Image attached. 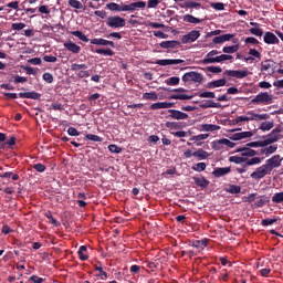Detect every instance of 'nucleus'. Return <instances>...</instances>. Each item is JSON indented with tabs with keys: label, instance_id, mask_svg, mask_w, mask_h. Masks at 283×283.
<instances>
[{
	"label": "nucleus",
	"instance_id": "obj_47",
	"mask_svg": "<svg viewBox=\"0 0 283 283\" xmlns=\"http://www.w3.org/2000/svg\"><path fill=\"white\" fill-rule=\"evenodd\" d=\"M272 202H274L275 205L282 203L283 202V191L274 193L272 197Z\"/></svg>",
	"mask_w": 283,
	"mask_h": 283
},
{
	"label": "nucleus",
	"instance_id": "obj_6",
	"mask_svg": "<svg viewBox=\"0 0 283 283\" xmlns=\"http://www.w3.org/2000/svg\"><path fill=\"white\" fill-rule=\"evenodd\" d=\"M280 134H282V128L276 127L265 136L263 139L265 147H268V145H273V143H277V140H280Z\"/></svg>",
	"mask_w": 283,
	"mask_h": 283
},
{
	"label": "nucleus",
	"instance_id": "obj_28",
	"mask_svg": "<svg viewBox=\"0 0 283 283\" xmlns=\"http://www.w3.org/2000/svg\"><path fill=\"white\" fill-rule=\"evenodd\" d=\"M184 21L185 23H193L195 25H198V23H202V20H200V18H196L189 13L184 15Z\"/></svg>",
	"mask_w": 283,
	"mask_h": 283
},
{
	"label": "nucleus",
	"instance_id": "obj_49",
	"mask_svg": "<svg viewBox=\"0 0 283 283\" xmlns=\"http://www.w3.org/2000/svg\"><path fill=\"white\" fill-rule=\"evenodd\" d=\"M81 70H87V64H71V72H78Z\"/></svg>",
	"mask_w": 283,
	"mask_h": 283
},
{
	"label": "nucleus",
	"instance_id": "obj_8",
	"mask_svg": "<svg viewBox=\"0 0 283 283\" xmlns=\"http://www.w3.org/2000/svg\"><path fill=\"white\" fill-rule=\"evenodd\" d=\"M200 39V31L192 30L189 33L181 36V43L184 45H187V43H195V41H198Z\"/></svg>",
	"mask_w": 283,
	"mask_h": 283
},
{
	"label": "nucleus",
	"instance_id": "obj_32",
	"mask_svg": "<svg viewBox=\"0 0 283 283\" xmlns=\"http://www.w3.org/2000/svg\"><path fill=\"white\" fill-rule=\"evenodd\" d=\"M275 151H277V145H271L261 149V154H264L266 157L271 156V154H275Z\"/></svg>",
	"mask_w": 283,
	"mask_h": 283
},
{
	"label": "nucleus",
	"instance_id": "obj_42",
	"mask_svg": "<svg viewBox=\"0 0 283 283\" xmlns=\"http://www.w3.org/2000/svg\"><path fill=\"white\" fill-rule=\"evenodd\" d=\"M95 53L103 54L104 56H114V52L112 51V49H96Z\"/></svg>",
	"mask_w": 283,
	"mask_h": 283
},
{
	"label": "nucleus",
	"instance_id": "obj_5",
	"mask_svg": "<svg viewBox=\"0 0 283 283\" xmlns=\"http://www.w3.org/2000/svg\"><path fill=\"white\" fill-rule=\"evenodd\" d=\"M224 146L229 147L230 149H233V147H235V143L227 138H222V139H217L211 144V147L212 149H214V151H221V149H224Z\"/></svg>",
	"mask_w": 283,
	"mask_h": 283
},
{
	"label": "nucleus",
	"instance_id": "obj_43",
	"mask_svg": "<svg viewBox=\"0 0 283 283\" xmlns=\"http://www.w3.org/2000/svg\"><path fill=\"white\" fill-rule=\"evenodd\" d=\"M143 98L144 101H158V94L156 92L144 93Z\"/></svg>",
	"mask_w": 283,
	"mask_h": 283
},
{
	"label": "nucleus",
	"instance_id": "obj_59",
	"mask_svg": "<svg viewBox=\"0 0 283 283\" xmlns=\"http://www.w3.org/2000/svg\"><path fill=\"white\" fill-rule=\"evenodd\" d=\"M247 147H266L264 140L251 142L247 144Z\"/></svg>",
	"mask_w": 283,
	"mask_h": 283
},
{
	"label": "nucleus",
	"instance_id": "obj_35",
	"mask_svg": "<svg viewBox=\"0 0 283 283\" xmlns=\"http://www.w3.org/2000/svg\"><path fill=\"white\" fill-rule=\"evenodd\" d=\"M71 34L73 36H76L77 39H80V41H83L84 43H90V39H87V35L83 34V32L81 31H71Z\"/></svg>",
	"mask_w": 283,
	"mask_h": 283
},
{
	"label": "nucleus",
	"instance_id": "obj_15",
	"mask_svg": "<svg viewBox=\"0 0 283 283\" xmlns=\"http://www.w3.org/2000/svg\"><path fill=\"white\" fill-rule=\"evenodd\" d=\"M237 154H241V156H249L250 158H253V156H258V151L254 149H251L249 147H239L237 148Z\"/></svg>",
	"mask_w": 283,
	"mask_h": 283
},
{
	"label": "nucleus",
	"instance_id": "obj_50",
	"mask_svg": "<svg viewBox=\"0 0 283 283\" xmlns=\"http://www.w3.org/2000/svg\"><path fill=\"white\" fill-rule=\"evenodd\" d=\"M207 138H209V134H199V135H195L190 138V140H195L196 143H200V140H207Z\"/></svg>",
	"mask_w": 283,
	"mask_h": 283
},
{
	"label": "nucleus",
	"instance_id": "obj_9",
	"mask_svg": "<svg viewBox=\"0 0 283 283\" xmlns=\"http://www.w3.org/2000/svg\"><path fill=\"white\" fill-rule=\"evenodd\" d=\"M223 61H233V55L221 54L216 57L203 59L202 63L209 65V63H223Z\"/></svg>",
	"mask_w": 283,
	"mask_h": 283
},
{
	"label": "nucleus",
	"instance_id": "obj_44",
	"mask_svg": "<svg viewBox=\"0 0 283 283\" xmlns=\"http://www.w3.org/2000/svg\"><path fill=\"white\" fill-rule=\"evenodd\" d=\"M250 34H253L254 36H262L264 34V30H262L260 27H254L249 29Z\"/></svg>",
	"mask_w": 283,
	"mask_h": 283
},
{
	"label": "nucleus",
	"instance_id": "obj_3",
	"mask_svg": "<svg viewBox=\"0 0 283 283\" xmlns=\"http://www.w3.org/2000/svg\"><path fill=\"white\" fill-rule=\"evenodd\" d=\"M106 25L114 30L118 28H125L126 25L125 18H122L120 15H111L106 20Z\"/></svg>",
	"mask_w": 283,
	"mask_h": 283
},
{
	"label": "nucleus",
	"instance_id": "obj_57",
	"mask_svg": "<svg viewBox=\"0 0 283 283\" xmlns=\"http://www.w3.org/2000/svg\"><path fill=\"white\" fill-rule=\"evenodd\" d=\"M210 8H213V10L222 11V10H224V3H222V2H211Z\"/></svg>",
	"mask_w": 283,
	"mask_h": 283
},
{
	"label": "nucleus",
	"instance_id": "obj_19",
	"mask_svg": "<svg viewBox=\"0 0 283 283\" xmlns=\"http://www.w3.org/2000/svg\"><path fill=\"white\" fill-rule=\"evenodd\" d=\"M180 63H185V60H157L155 62L156 65H180Z\"/></svg>",
	"mask_w": 283,
	"mask_h": 283
},
{
	"label": "nucleus",
	"instance_id": "obj_30",
	"mask_svg": "<svg viewBox=\"0 0 283 283\" xmlns=\"http://www.w3.org/2000/svg\"><path fill=\"white\" fill-rule=\"evenodd\" d=\"M106 9L111 10V12H123V4L111 2L106 4Z\"/></svg>",
	"mask_w": 283,
	"mask_h": 283
},
{
	"label": "nucleus",
	"instance_id": "obj_61",
	"mask_svg": "<svg viewBox=\"0 0 283 283\" xmlns=\"http://www.w3.org/2000/svg\"><path fill=\"white\" fill-rule=\"evenodd\" d=\"M23 28H25V23L23 22H17L11 24V30L20 31L23 30Z\"/></svg>",
	"mask_w": 283,
	"mask_h": 283
},
{
	"label": "nucleus",
	"instance_id": "obj_48",
	"mask_svg": "<svg viewBox=\"0 0 283 283\" xmlns=\"http://www.w3.org/2000/svg\"><path fill=\"white\" fill-rule=\"evenodd\" d=\"M192 247H195V249H207V241L206 240H196V241H193Z\"/></svg>",
	"mask_w": 283,
	"mask_h": 283
},
{
	"label": "nucleus",
	"instance_id": "obj_36",
	"mask_svg": "<svg viewBox=\"0 0 283 283\" xmlns=\"http://www.w3.org/2000/svg\"><path fill=\"white\" fill-rule=\"evenodd\" d=\"M262 160H264V158H260V157H253L251 159H247L245 167H253V165H260Z\"/></svg>",
	"mask_w": 283,
	"mask_h": 283
},
{
	"label": "nucleus",
	"instance_id": "obj_11",
	"mask_svg": "<svg viewBox=\"0 0 283 283\" xmlns=\"http://www.w3.org/2000/svg\"><path fill=\"white\" fill-rule=\"evenodd\" d=\"M245 118H247V122H249V120H269V118H271V116L269 114H258L253 111H249L245 114Z\"/></svg>",
	"mask_w": 283,
	"mask_h": 283
},
{
	"label": "nucleus",
	"instance_id": "obj_63",
	"mask_svg": "<svg viewBox=\"0 0 283 283\" xmlns=\"http://www.w3.org/2000/svg\"><path fill=\"white\" fill-rule=\"evenodd\" d=\"M159 4H160V0H148L147 8L149 9L158 8Z\"/></svg>",
	"mask_w": 283,
	"mask_h": 283
},
{
	"label": "nucleus",
	"instance_id": "obj_26",
	"mask_svg": "<svg viewBox=\"0 0 283 283\" xmlns=\"http://www.w3.org/2000/svg\"><path fill=\"white\" fill-rule=\"evenodd\" d=\"M191 98H193V95L172 94L169 96V101H191Z\"/></svg>",
	"mask_w": 283,
	"mask_h": 283
},
{
	"label": "nucleus",
	"instance_id": "obj_62",
	"mask_svg": "<svg viewBox=\"0 0 283 283\" xmlns=\"http://www.w3.org/2000/svg\"><path fill=\"white\" fill-rule=\"evenodd\" d=\"M33 169H35V171H38L39 174H43V171H45L46 167L43 164H35V165H33Z\"/></svg>",
	"mask_w": 283,
	"mask_h": 283
},
{
	"label": "nucleus",
	"instance_id": "obj_24",
	"mask_svg": "<svg viewBox=\"0 0 283 283\" xmlns=\"http://www.w3.org/2000/svg\"><path fill=\"white\" fill-rule=\"evenodd\" d=\"M220 130V126L216 124H201L199 126V132H218Z\"/></svg>",
	"mask_w": 283,
	"mask_h": 283
},
{
	"label": "nucleus",
	"instance_id": "obj_31",
	"mask_svg": "<svg viewBox=\"0 0 283 283\" xmlns=\"http://www.w3.org/2000/svg\"><path fill=\"white\" fill-rule=\"evenodd\" d=\"M238 50H240V44H234L231 46H223L222 52L224 54H235V52H238Z\"/></svg>",
	"mask_w": 283,
	"mask_h": 283
},
{
	"label": "nucleus",
	"instance_id": "obj_16",
	"mask_svg": "<svg viewBox=\"0 0 283 283\" xmlns=\"http://www.w3.org/2000/svg\"><path fill=\"white\" fill-rule=\"evenodd\" d=\"M227 174H231V167L214 168L212 171L214 178H222V176H227Z\"/></svg>",
	"mask_w": 283,
	"mask_h": 283
},
{
	"label": "nucleus",
	"instance_id": "obj_45",
	"mask_svg": "<svg viewBox=\"0 0 283 283\" xmlns=\"http://www.w3.org/2000/svg\"><path fill=\"white\" fill-rule=\"evenodd\" d=\"M108 150L111 151V154H122L123 153V148L116 144L108 145Z\"/></svg>",
	"mask_w": 283,
	"mask_h": 283
},
{
	"label": "nucleus",
	"instance_id": "obj_46",
	"mask_svg": "<svg viewBox=\"0 0 283 283\" xmlns=\"http://www.w3.org/2000/svg\"><path fill=\"white\" fill-rule=\"evenodd\" d=\"M69 6L75 10H83V3L78 0H69Z\"/></svg>",
	"mask_w": 283,
	"mask_h": 283
},
{
	"label": "nucleus",
	"instance_id": "obj_13",
	"mask_svg": "<svg viewBox=\"0 0 283 283\" xmlns=\"http://www.w3.org/2000/svg\"><path fill=\"white\" fill-rule=\"evenodd\" d=\"M168 113H170L169 118H172L174 120H187V118H189L187 113L178 109H168Z\"/></svg>",
	"mask_w": 283,
	"mask_h": 283
},
{
	"label": "nucleus",
	"instance_id": "obj_41",
	"mask_svg": "<svg viewBox=\"0 0 283 283\" xmlns=\"http://www.w3.org/2000/svg\"><path fill=\"white\" fill-rule=\"evenodd\" d=\"M95 271H98V273L95 274V277H101L102 280H107V272L103 271L102 266L95 265Z\"/></svg>",
	"mask_w": 283,
	"mask_h": 283
},
{
	"label": "nucleus",
	"instance_id": "obj_21",
	"mask_svg": "<svg viewBox=\"0 0 283 283\" xmlns=\"http://www.w3.org/2000/svg\"><path fill=\"white\" fill-rule=\"evenodd\" d=\"M224 85H227V80L220 78L208 83L206 87L208 90H216V87H224Z\"/></svg>",
	"mask_w": 283,
	"mask_h": 283
},
{
	"label": "nucleus",
	"instance_id": "obj_1",
	"mask_svg": "<svg viewBox=\"0 0 283 283\" xmlns=\"http://www.w3.org/2000/svg\"><path fill=\"white\" fill-rule=\"evenodd\" d=\"M277 167H282V157L280 155H274L265 160V164L258 167L255 171L250 175L252 180H262L265 176H271V172Z\"/></svg>",
	"mask_w": 283,
	"mask_h": 283
},
{
	"label": "nucleus",
	"instance_id": "obj_7",
	"mask_svg": "<svg viewBox=\"0 0 283 283\" xmlns=\"http://www.w3.org/2000/svg\"><path fill=\"white\" fill-rule=\"evenodd\" d=\"M203 76L202 74L196 72V71H191V72H188V73H185L182 75V81L184 83H201L203 81Z\"/></svg>",
	"mask_w": 283,
	"mask_h": 283
},
{
	"label": "nucleus",
	"instance_id": "obj_14",
	"mask_svg": "<svg viewBox=\"0 0 283 283\" xmlns=\"http://www.w3.org/2000/svg\"><path fill=\"white\" fill-rule=\"evenodd\" d=\"M91 45H103V46H109V48H116V44L114 41L105 40L103 38H95L90 41Z\"/></svg>",
	"mask_w": 283,
	"mask_h": 283
},
{
	"label": "nucleus",
	"instance_id": "obj_12",
	"mask_svg": "<svg viewBox=\"0 0 283 283\" xmlns=\"http://www.w3.org/2000/svg\"><path fill=\"white\" fill-rule=\"evenodd\" d=\"M263 41L268 45H280V39H277V35L271 31L264 33Z\"/></svg>",
	"mask_w": 283,
	"mask_h": 283
},
{
	"label": "nucleus",
	"instance_id": "obj_17",
	"mask_svg": "<svg viewBox=\"0 0 283 283\" xmlns=\"http://www.w3.org/2000/svg\"><path fill=\"white\" fill-rule=\"evenodd\" d=\"M174 107L171 102H157L150 105V109H169Z\"/></svg>",
	"mask_w": 283,
	"mask_h": 283
},
{
	"label": "nucleus",
	"instance_id": "obj_38",
	"mask_svg": "<svg viewBox=\"0 0 283 283\" xmlns=\"http://www.w3.org/2000/svg\"><path fill=\"white\" fill-rule=\"evenodd\" d=\"M264 205H266V197L265 196H260L258 198L256 202H254V205H252V207L254 209H258V208L264 207Z\"/></svg>",
	"mask_w": 283,
	"mask_h": 283
},
{
	"label": "nucleus",
	"instance_id": "obj_2",
	"mask_svg": "<svg viewBox=\"0 0 283 283\" xmlns=\"http://www.w3.org/2000/svg\"><path fill=\"white\" fill-rule=\"evenodd\" d=\"M3 96H6V98H31L32 101H39V98H41V93H36V92H27V93H3Z\"/></svg>",
	"mask_w": 283,
	"mask_h": 283
},
{
	"label": "nucleus",
	"instance_id": "obj_22",
	"mask_svg": "<svg viewBox=\"0 0 283 283\" xmlns=\"http://www.w3.org/2000/svg\"><path fill=\"white\" fill-rule=\"evenodd\" d=\"M210 156L211 155L202 148H199L196 151H193V157L197 158V160H207V158H209Z\"/></svg>",
	"mask_w": 283,
	"mask_h": 283
},
{
	"label": "nucleus",
	"instance_id": "obj_58",
	"mask_svg": "<svg viewBox=\"0 0 283 283\" xmlns=\"http://www.w3.org/2000/svg\"><path fill=\"white\" fill-rule=\"evenodd\" d=\"M248 54L250 56H253L254 59H259V61L262 59V54H260V51H258L255 49H250Z\"/></svg>",
	"mask_w": 283,
	"mask_h": 283
},
{
	"label": "nucleus",
	"instance_id": "obj_34",
	"mask_svg": "<svg viewBox=\"0 0 283 283\" xmlns=\"http://www.w3.org/2000/svg\"><path fill=\"white\" fill-rule=\"evenodd\" d=\"M274 125L275 124L273 122H262L260 124L259 129H261L262 132H271V129H273Z\"/></svg>",
	"mask_w": 283,
	"mask_h": 283
},
{
	"label": "nucleus",
	"instance_id": "obj_51",
	"mask_svg": "<svg viewBox=\"0 0 283 283\" xmlns=\"http://www.w3.org/2000/svg\"><path fill=\"white\" fill-rule=\"evenodd\" d=\"M197 95L199 98H216V93L209 91L198 93Z\"/></svg>",
	"mask_w": 283,
	"mask_h": 283
},
{
	"label": "nucleus",
	"instance_id": "obj_56",
	"mask_svg": "<svg viewBox=\"0 0 283 283\" xmlns=\"http://www.w3.org/2000/svg\"><path fill=\"white\" fill-rule=\"evenodd\" d=\"M123 12H136V7L134 2L130 4H123Z\"/></svg>",
	"mask_w": 283,
	"mask_h": 283
},
{
	"label": "nucleus",
	"instance_id": "obj_18",
	"mask_svg": "<svg viewBox=\"0 0 283 283\" xmlns=\"http://www.w3.org/2000/svg\"><path fill=\"white\" fill-rule=\"evenodd\" d=\"M179 8H184L186 10H200L202 8V4L200 2H193V1H185L182 4H179Z\"/></svg>",
	"mask_w": 283,
	"mask_h": 283
},
{
	"label": "nucleus",
	"instance_id": "obj_60",
	"mask_svg": "<svg viewBox=\"0 0 283 283\" xmlns=\"http://www.w3.org/2000/svg\"><path fill=\"white\" fill-rule=\"evenodd\" d=\"M42 78L45 83H54V75H52V73H44Z\"/></svg>",
	"mask_w": 283,
	"mask_h": 283
},
{
	"label": "nucleus",
	"instance_id": "obj_40",
	"mask_svg": "<svg viewBox=\"0 0 283 283\" xmlns=\"http://www.w3.org/2000/svg\"><path fill=\"white\" fill-rule=\"evenodd\" d=\"M247 160V157L231 156L229 157V163H234V165H242Z\"/></svg>",
	"mask_w": 283,
	"mask_h": 283
},
{
	"label": "nucleus",
	"instance_id": "obj_10",
	"mask_svg": "<svg viewBox=\"0 0 283 283\" xmlns=\"http://www.w3.org/2000/svg\"><path fill=\"white\" fill-rule=\"evenodd\" d=\"M223 74L232 78H247L249 70H227Z\"/></svg>",
	"mask_w": 283,
	"mask_h": 283
},
{
	"label": "nucleus",
	"instance_id": "obj_23",
	"mask_svg": "<svg viewBox=\"0 0 283 283\" xmlns=\"http://www.w3.org/2000/svg\"><path fill=\"white\" fill-rule=\"evenodd\" d=\"M159 45L163 48V50H172L174 48H178V45H180V41H163L159 43Z\"/></svg>",
	"mask_w": 283,
	"mask_h": 283
},
{
	"label": "nucleus",
	"instance_id": "obj_20",
	"mask_svg": "<svg viewBox=\"0 0 283 283\" xmlns=\"http://www.w3.org/2000/svg\"><path fill=\"white\" fill-rule=\"evenodd\" d=\"M64 48L69 52H72V54H78L81 52V48L76 43H74L72 41L65 42L64 43Z\"/></svg>",
	"mask_w": 283,
	"mask_h": 283
},
{
	"label": "nucleus",
	"instance_id": "obj_33",
	"mask_svg": "<svg viewBox=\"0 0 283 283\" xmlns=\"http://www.w3.org/2000/svg\"><path fill=\"white\" fill-rule=\"evenodd\" d=\"M275 62L273 60H266L261 63V72H268L271 67H274Z\"/></svg>",
	"mask_w": 283,
	"mask_h": 283
},
{
	"label": "nucleus",
	"instance_id": "obj_64",
	"mask_svg": "<svg viewBox=\"0 0 283 283\" xmlns=\"http://www.w3.org/2000/svg\"><path fill=\"white\" fill-rule=\"evenodd\" d=\"M29 280H30V282H33V283H43V282H45V279L39 277V276H36V275L30 276Z\"/></svg>",
	"mask_w": 283,
	"mask_h": 283
},
{
	"label": "nucleus",
	"instance_id": "obj_37",
	"mask_svg": "<svg viewBox=\"0 0 283 283\" xmlns=\"http://www.w3.org/2000/svg\"><path fill=\"white\" fill-rule=\"evenodd\" d=\"M84 140H92L93 143H103V137L94 134H87L85 135Z\"/></svg>",
	"mask_w": 283,
	"mask_h": 283
},
{
	"label": "nucleus",
	"instance_id": "obj_4",
	"mask_svg": "<svg viewBox=\"0 0 283 283\" xmlns=\"http://www.w3.org/2000/svg\"><path fill=\"white\" fill-rule=\"evenodd\" d=\"M251 103L252 105H271V103H273V97L269 93L264 92L252 98Z\"/></svg>",
	"mask_w": 283,
	"mask_h": 283
},
{
	"label": "nucleus",
	"instance_id": "obj_39",
	"mask_svg": "<svg viewBox=\"0 0 283 283\" xmlns=\"http://www.w3.org/2000/svg\"><path fill=\"white\" fill-rule=\"evenodd\" d=\"M192 171H198V174L205 171L207 169L206 163H198L195 166L191 167Z\"/></svg>",
	"mask_w": 283,
	"mask_h": 283
},
{
	"label": "nucleus",
	"instance_id": "obj_25",
	"mask_svg": "<svg viewBox=\"0 0 283 283\" xmlns=\"http://www.w3.org/2000/svg\"><path fill=\"white\" fill-rule=\"evenodd\" d=\"M195 180V185H197V187H200L201 189H207V187H209V180H207V178L205 177H193Z\"/></svg>",
	"mask_w": 283,
	"mask_h": 283
},
{
	"label": "nucleus",
	"instance_id": "obj_29",
	"mask_svg": "<svg viewBox=\"0 0 283 283\" xmlns=\"http://www.w3.org/2000/svg\"><path fill=\"white\" fill-rule=\"evenodd\" d=\"M86 252H87V247L81 245L78 251H77V255H78V258L82 262H85L86 260H90V256L87 254H85Z\"/></svg>",
	"mask_w": 283,
	"mask_h": 283
},
{
	"label": "nucleus",
	"instance_id": "obj_54",
	"mask_svg": "<svg viewBox=\"0 0 283 283\" xmlns=\"http://www.w3.org/2000/svg\"><path fill=\"white\" fill-rule=\"evenodd\" d=\"M242 191V188L238 185H230L229 189H227L228 193H240Z\"/></svg>",
	"mask_w": 283,
	"mask_h": 283
},
{
	"label": "nucleus",
	"instance_id": "obj_52",
	"mask_svg": "<svg viewBox=\"0 0 283 283\" xmlns=\"http://www.w3.org/2000/svg\"><path fill=\"white\" fill-rule=\"evenodd\" d=\"M167 85H180V77L172 76L165 81Z\"/></svg>",
	"mask_w": 283,
	"mask_h": 283
},
{
	"label": "nucleus",
	"instance_id": "obj_27",
	"mask_svg": "<svg viewBox=\"0 0 283 283\" xmlns=\"http://www.w3.org/2000/svg\"><path fill=\"white\" fill-rule=\"evenodd\" d=\"M199 107H201V109H209L211 107L220 109V107H222V104L221 103H214V102H211V101H206L205 103L200 104Z\"/></svg>",
	"mask_w": 283,
	"mask_h": 283
},
{
	"label": "nucleus",
	"instance_id": "obj_55",
	"mask_svg": "<svg viewBox=\"0 0 283 283\" xmlns=\"http://www.w3.org/2000/svg\"><path fill=\"white\" fill-rule=\"evenodd\" d=\"M275 222H277V218H274V219H263L261 221V226L262 227H271V224H275Z\"/></svg>",
	"mask_w": 283,
	"mask_h": 283
},
{
	"label": "nucleus",
	"instance_id": "obj_53",
	"mask_svg": "<svg viewBox=\"0 0 283 283\" xmlns=\"http://www.w3.org/2000/svg\"><path fill=\"white\" fill-rule=\"evenodd\" d=\"M165 127H167V129H180V123L178 122H166Z\"/></svg>",
	"mask_w": 283,
	"mask_h": 283
}]
</instances>
